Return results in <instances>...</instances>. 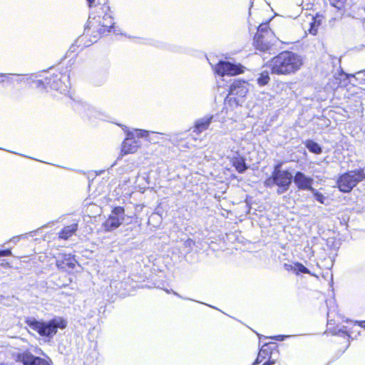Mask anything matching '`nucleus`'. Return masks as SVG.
Listing matches in <instances>:
<instances>
[{"label":"nucleus","instance_id":"6e6552de","mask_svg":"<svg viewBox=\"0 0 365 365\" xmlns=\"http://www.w3.org/2000/svg\"><path fill=\"white\" fill-rule=\"evenodd\" d=\"M214 73L219 76H235L245 72L244 66L240 63H233L227 61H220L213 68Z\"/></svg>","mask_w":365,"mask_h":365},{"label":"nucleus","instance_id":"ddd939ff","mask_svg":"<svg viewBox=\"0 0 365 365\" xmlns=\"http://www.w3.org/2000/svg\"><path fill=\"white\" fill-rule=\"evenodd\" d=\"M90 8L93 9V16H113L109 0H87Z\"/></svg>","mask_w":365,"mask_h":365},{"label":"nucleus","instance_id":"412c9836","mask_svg":"<svg viewBox=\"0 0 365 365\" xmlns=\"http://www.w3.org/2000/svg\"><path fill=\"white\" fill-rule=\"evenodd\" d=\"M270 354H271V351L269 350V348L266 345L262 346L259 349V351L258 352V355H257L255 362L252 364V365L261 364Z\"/></svg>","mask_w":365,"mask_h":365},{"label":"nucleus","instance_id":"9d476101","mask_svg":"<svg viewBox=\"0 0 365 365\" xmlns=\"http://www.w3.org/2000/svg\"><path fill=\"white\" fill-rule=\"evenodd\" d=\"M125 208L122 206H115L111 210V214L108 215L103 222V227L105 231L111 232L118 228L124 220Z\"/></svg>","mask_w":365,"mask_h":365},{"label":"nucleus","instance_id":"1a4fd4ad","mask_svg":"<svg viewBox=\"0 0 365 365\" xmlns=\"http://www.w3.org/2000/svg\"><path fill=\"white\" fill-rule=\"evenodd\" d=\"M326 333L334 337L333 342L338 346L339 351H344L349 347L351 330L348 329L346 327H343L341 329H329Z\"/></svg>","mask_w":365,"mask_h":365},{"label":"nucleus","instance_id":"39448f33","mask_svg":"<svg viewBox=\"0 0 365 365\" xmlns=\"http://www.w3.org/2000/svg\"><path fill=\"white\" fill-rule=\"evenodd\" d=\"M365 179L363 168L345 172L336 180V187L342 192H350L357 184Z\"/></svg>","mask_w":365,"mask_h":365},{"label":"nucleus","instance_id":"c85d7f7f","mask_svg":"<svg viewBox=\"0 0 365 365\" xmlns=\"http://www.w3.org/2000/svg\"><path fill=\"white\" fill-rule=\"evenodd\" d=\"M12 255V252L11 248H8L6 250H0V258L2 257H9Z\"/></svg>","mask_w":365,"mask_h":365},{"label":"nucleus","instance_id":"f3484780","mask_svg":"<svg viewBox=\"0 0 365 365\" xmlns=\"http://www.w3.org/2000/svg\"><path fill=\"white\" fill-rule=\"evenodd\" d=\"M29 86L34 90L38 91H48V86L46 78V73L39 74L34 78L31 79L29 82Z\"/></svg>","mask_w":365,"mask_h":365},{"label":"nucleus","instance_id":"20e7f679","mask_svg":"<svg viewBox=\"0 0 365 365\" xmlns=\"http://www.w3.org/2000/svg\"><path fill=\"white\" fill-rule=\"evenodd\" d=\"M282 162H279L274 166V169L268 178L264 181V185L267 187L277 186V193L282 194L288 190L292 181V175L287 170L281 169Z\"/></svg>","mask_w":365,"mask_h":365},{"label":"nucleus","instance_id":"5701e85b","mask_svg":"<svg viewBox=\"0 0 365 365\" xmlns=\"http://www.w3.org/2000/svg\"><path fill=\"white\" fill-rule=\"evenodd\" d=\"M329 4L338 11L343 13L348 6V0H328Z\"/></svg>","mask_w":365,"mask_h":365},{"label":"nucleus","instance_id":"0eeeda50","mask_svg":"<svg viewBox=\"0 0 365 365\" xmlns=\"http://www.w3.org/2000/svg\"><path fill=\"white\" fill-rule=\"evenodd\" d=\"M46 78L48 88L55 91H64L67 88L68 75L59 68L51 69L46 72Z\"/></svg>","mask_w":365,"mask_h":365},{"label":"nucleus","instance_id":"393cba45","mask_svg":"<svg viewBox=\"0 0 365 365\" xmlns=\"http://www.w3.org/2000/svg\"><path fill=\"white\" fill-rule=\"evenodd\" d=\"M270 81V77L268 71H264L259 73V77L257 79V83L260 86H264L267 85Z\"/></svg>","mask_w":365,"mask_h":365},{"label":"nucleus","instance_id":"4468645a","mask_svg":"<svg viewBox=\"0 0 365 365\" xmlns=\"http://www.w3.org/2000/svg\"><path fill=\"white\" fill-rule=\"evenodd\" d=\"M140 145V141L133 135V133L128 132L121 144V155L136 153Z\"/></svg>","mask_w":365,"mask_h":365},{"label":"nucleus","instance_id":"9b49d317","mask_svg":"<svg viewBox=\"0 0 365 365\" xmlns=\"http://www.w3.org/2000/svg\"><path fill=\"white\" fill-rule=\"evenodd\" d=\"M248 93L247 82L245 80H235L230 85L228 96L230 101H233L237 105Z\"/></svg>","mask_w":365,"mask_h":365},{"label":"nucleus","instance_id":"c756f323","mask_svg":"<svg viewBox=\"0 0 365 365\" xmlns=\"http://www.w3.org/2000/svg\"><path fill=\"white\" fill-rule=\"evenodd\" d=\"M276 363L275 360L271 359L270 355L266 358L265 360L263 361L261 364L262 365H273Z\"/></svg>","mask_w":365,"mask_h":365},{"label":"nucleus","instance_id":"f03ea898","mask_svg":"<svg viewBox=\"0 0 365 365\" xmlns=\"http://www.w3.org/2000/svg\"><path fill=\"white\" fill-rule=\"evenodd\" d=\"M25 324L40 336L51 339L56 334L58 329H66L68 323L63 317H55L47 322L26 318Z\"/></svg>","mask_w":365,"mask_h":365},{"label":"nucleus","instance_id":"f257e3e1","mask_svg":"<svg viewBox=\"0 0 365 365\" xmlns=\"http://www.w3.org/2000/svg\"><path fill=\"white\" fill-rule=\"evenodd\" d=\"M304 64L302 55L290 50H284L272 56L266 63L274 76H289L298 73Z\"/></svg>","mask_w":365,"mask_h":365},{"label":"nucleus","instance_id":"aec40b11","mask_svg":"<svg viewBox=\"0 0 365 365\" xmlns=\"http://www.w3.org/2000/svg\"><path fill=\"white\" fill-rule=\"evenodd\" d=\"M231 163L239 173H244L248 168V166L245 163V159L242 156H237L233 158Z\"/></svg>","mask_w":365,"mask_h":365},{"label":"nucleus","instance_id":"b1692460","mask_svg":"<svg viewBox=\"0 0 365 365\" xmlns=\"http://www.w3.org/2000/svg\"><path fill=\"white\" fill-rule=\"evenodd\" d=\"M319 15L317 14L315 16H312V21L309 24V28L308 29L310 34L316 35L317 34L318 28L321 25V21L318 19Z\"/></svg>","mask_w":365,"mask_h":365},{"label":"nucleus","instance_id":"dca6fc26","mask_svg":"<svg viewBox=\"0 0 365 365\" xmlns=\"http://www.w3.org/2000/svg\"><path fill=\"white\" fill-rule=\"evenodd\" d=\"M77 263L74 256L71 254H61L56 261V267L63 271H70L76 267Z\"/></svg>","mask_w":365,"mask_h":365},{"label":"nucleus","instance_id":"4be33fe9","mask_svg":"<svg viewBox=\"0 0 365 365\" xmlns=\"http://www.w3.org/2000/svg\"><path fill=\"white\" fill-rule=\"evenodd\" d=\"M304 145L309 151L314 154L319 155L322 153V147L312 140H307Z\"/></svg>","mask_w":365,"mask_h":365},{"label":"nucleus","instance_id":"7c9ffc66","mask_svg":"<svg viewBox=\"0 0 365 365\" xmlns=\"http://www.w3.org/2000/svg\"><path fill=\"white\" fill-rule=\"evenodd\" d=\"M354 324L358 325L359 327L361 328H365V320L364 321H355L354 322Z\"/></svg>","mask_w":365,"mask_h":365},{"label":"nucleus","instance_id":"2eb2a0df","mask_svg":"<svg viewBox=\"0 0 365 365\" xmlns=\"http://www.w3.org/2000/svg\"><path fill=\"white\" fill-rule=\"evenodd\" d=\"M293 180L298 190L314 191L313 178L307 176L302 172H296Z\"/></svg>","mask_w":365,"mask_h":365},{"label":"nucleus","instance_id":"423d86ee","mask_svg":"<svg viewBox=\"0 0 365 365\" xmlns=\"http://www.w3.org/2000/svg\"><path fill=\"white\" fill-rule=\"evenodd\" d=\"M269 20L260 24L257 27V31L255 35L254 46L260 51H267L273 46L274 33L269 27Z\"/></svg>","mask_w":365,"mask_h":365},{"label":"nucleus","instance_id":"7ed1b4c3","mask_svg":"<svg viewBox=\"0 0 365 365\" xmlns=\"http://www.w3.org/2000/svg\"><path fill=\"white\" fill-rule=\"evenodd\" d=\"M85 31L94 38H100L115 32V22L113 16H93L89 17Z\"/></svg>","mask_w":365,"mask_h":365},{"label":"nucleus","instance_id":"cd10ccee","mask_svg":"<svg viewBox=\"0 0 365 365\" xmlns=\"http://www.w3.org/2000/svg\"><path fill=\"white\" fill-rule=\"evenodd\" d=\"M313 192V195L315 197V199L319 202L320 203L322 204H324V200H325V197L324 196V195L319 192H318L317 190H316L314 188V191H312Z\"/></svg>","mask_w":365,"mask_h":365},{"label":"nucleus","instance_id":"f8f14e48","mask_svg":"<svg viewBox=\"0 0 365 365\" xmlns=\"http://www.w3.org/2000/svg\"><path fill=\"white\" fill-rule=\"evenodd\" d=\"M16 360L24 365H52V361L49 358L36 356L29 351L17 354Z\"/></svg>","mask_w":365,"mask_h":365},{"label":"nucleus","instance_id":"2f4dec72","mask_svg":"<svg viewBox=\"0 0 365 365\" xmlns=\"http://www.w3.org/2000/svg\"><path fill=\"white\" fill-rule=\"evenodd\" d=\"M6 78V76L4 74H0V83H2L4 81V79Z\"/></svg>","mask_w":365,"mask_h":365},{"label":"nucleus","instance_id":"a878e982","mask_svg":"<svg viewBox=\"0 0 365 365\" xmlns=\"http://www.w3.org/2000/svg\"><path fill=\"white\" fill-rule=\"evenodd\" d=\"M132 133L133 135L135 136L138 140H140V138H145L149 141L152 140L150 138V133L147 130L135 129Z\"/></svg>","mask_w":365,"mask_h":365},{"label":"nucleus","instance_id":"bb28decb","mask_svg":"<svg viewBox=\"0 0 365 365\" xmlns=\"http://www.w3.org/2000/svg\"><path fill=\"white\" fill-rule=\"evenodd\" d=\"M293 270L296 274H299V273L310 274L309 269L299 262L294 263Z\"/></svg>","mask_w":365,"mask_h":365},{"label":"nucleus","instance_id":"6ab92c4d","mask_svg":"<svg viewBox=\"0 0 365 365\" xmlns=\"http://www.w3.org/2000/svg\"><path fill=\"white\" fill-rule=\"evenodd\" d=\"M212 120V116L207 117L197 120L193 126V132L199 135L202 132L208 129Z\"/></svg>","mask_w":365,"mask_h":365},{"label":"nucleus","instance_id":"a211bd4d","mask_svg":"<svg viewBox=\"0 0 365 365\" xmlns=\"http://www.w3.org/2000/svg\"><path fill=\"white\" fill-rule=\"evenodd\" d=\"M78 228L77 222L64 226L58 232V238L64 240H68L76 234Z\"/></svg>","mask_w":365,"mask_h":365}]
</instances>
